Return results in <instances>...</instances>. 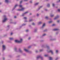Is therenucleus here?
Returning <instances> with one entry per match:
<instances>
[{
	"mask_svg": "<svg viewBox=\"0 0 60 60\" xmlns=\"http://www.w3.org/2000/svg\"><path fill=\"white\" fill-rule=\"evenodd\" d=\"M52 26H55V25L54 24H53L52 25Z\"/></svg>",
	"mask_w": 60,
	"mask_h": 60,
	"instance_id": "obj_26",
	"label": "nucleus"
},
{
	"mask_svg": "<svg viewBox=\"0 0 60 60\" xmlns=\"http://www.w3.org/2000/svg\"><path fill=\"white\" fill-rule=\"evenodd\" d=\"M42 51V50H40V52H41V51Z\"/></svg>",
	"mask_w": 60,
	"mask_h": 60,
	"instance_id": "obj_33",
	"label": "nucleus"
},
{
	"mask_svg": "<svg viewBox=\"0 0 60 60\" xmlns=\"http://www.w3.org/2000/svg\"><path fill=\"white\" fill-rule=\"evenodd\" d=\"M12 34H13V33H11V35H12Z\"/></svg>",
	"mask_w": 60,
	"mask_h": 60,
	"instance_id": "obj_36",
	"label": "nucleus"
},
{
	"mask_svg": "<svg viewBox=\"0 0 60 60\" xmlns=\"http://www.w3.org/2000/svg\"><path fill=\"white\" fill-rule=\"evenodd\" d=\"M53 6H55V4H52Z\"/></svg>",
	"mask_w": 60,
	"mask_h": 60,
	"instance_id": "obj_23",
	"label": "nucleus"
},
{
	"mask_svg": "<svg viewBox=\"0 0 60 60\" xmlns=\"http://www.w3.org/2000/svg\"><path fill=\"white\" fill-rule=\"evenodd\" d=\"M41 7H42V6L40 7V8H39V9H40V8H41Z\"/></svg>",
	"mask_w": 60,
	"mask_h": 60,
	"instance_id": "obj_35",
	"label": "nucleus"
},
{
	"mask_svg": "<svg viewBox=\"0 0 60 60\" xmlns=\"http://www.w3.org/2000/svg\"><path fill=\"white\" fill-rule=\"evenodd\" d=\"M54 16V15H51V17H53Z\"/></svg>",
	"mask_w": 60,
	"mask_h": 60,
	"instance_id": "obj_29",
	"label": "nucleus"
},
{
	"mask_svg": "<svg viewBox=\"0 0 60 60\" xmlns=\"http://www.w3.org/2000/svg\"><path fill=\"white\" fill-rule=\"evenodd\" d=\"M39 4V3H37L35 4V5H38Z\"/></svg>",
	"mask_w": 60,
	"mask_h": 60,
	"instance_id": "obj_11",
	"label": "nucleus"
},
{
	"mask_svg": "<svg viewBox=\"0 0 60 60\" xmlns=\"http://www.w3.org/2000/svg\"><path fill=\"white\" fill-rule=\"evenodd\" d=\"M28 0H24V1H27Z\"/></svg>",
	"mask_w": 60,
	"mask_h": 60,
	"instance_id": "obj_37",
	"label": "nucleus"
},
{
	"mask_svg": "<svg viewBox=\"0 0 60 60\" xmlns=\"http://www.w3.org/2000/svg\"><path fill=\"white\" fill-rule=\"evenodd\" d=\"M47 6L48 7H49V4H48L47 5Z\"/></svg>",
	"mask_w": 60,
	"mask_h": 60,
	"instance_id": "obj_24",
	"label": "nucleus"
},
{
	"mask_svg": "<svg viewBox=\"0 0 60 60\" xmlns=\"http://www.w3.org/2000/svg\"><path fill=\"white\" fill-rule=\"evenodd\" d=\"M32 24L33 25H35V24H34V23H32Z\"/></svg>",
	"mask_w": 60,
	"mask_h": 60,
	"instance_id": "obj_27",
	"label": "nucleus"
},
{
	"mask_svg": "<svg viewBox=\"0 0 60 60\" xmlns=\"http://www.w3.org/2000/svg\"><path fill=\"white\" fill-rule=\"evenodd\" d=\"M5 1L6 3H8L9 2L8 0H5Z\"/></svg>",
	"mask_w": 60,
	"mask_h": 60,
	"instance_id": "obj_6",
	"label": "nucleus"
},
{
	"mask_svg": "<svg viewBox=\"0 0 60 60\" xmlns=\"http://www.w3.org/2000/svg\"><path fill=\"white\" fill-rule=\"evenodd\" d=\"M59 16H57L54 19H57V18H58Z\"/></svg>",
	"mask_w": 60,
	"mask_h": 60,
	"instance_id": "obj_12",
	"label": "nucleus"
},
{
	"mask_svg": "<svg viewBox=\"0 0 60 60\" xmlns=\"http://www.w3.org/2000/svg\"><path fill=\"white\" fill-rule=\"evenodd\" d=\"M44 56L45 57H47V56H48V55H44Z\"/></svg>",
	"mask_w": 60,
	"mask_h": 60,
	"instance_id": "obj_19",
	"label": "nucleus"
},
{
	"mask_svg": "<svg viewBox=\"0 0 60 60\" xmlns=\"http://www.w3.org/2000/svg\"><path fill=\"white\" fill-rule=\"evenodd\" d=\"M52 22V21H50L49 22V23H51Z\"/></svg>",
	"mask_w": 60,
	"mask_h": 60,
	"instance_id": "obj_15",
	"label": "nucleus"
},
{
	"mask_svg": "<svg viewBox=\"0 0 60 60\" xmlns=\"http://www.w3.org/2000/svg\"><path fill=\"white\" fill-rule=\"evenodd\" d=\"M28 12H25V13H24L23 14H26L27 13H28Z\"/></svg>",
	"mask_w": 60,
	"mask_h": 60,
	"instance_id": "obj_14",
	"label": "nucleus"
},
{
	"mask_svg": "<svg viewBox=\"0 0 60 60\" xmlns=\"http://www.w3.org/2000/svg\"><path fill=\"white\" fill-rule=\"evenodd\" d=\"M8 27H9V26H8Z\"/></svg>",
	"mask_w": 60,
	"mask_h": 60,
	"instance_id": "obj_47",
	"label": "nucleus"
},
{
	"mask_svg": "<svg viewBox=\"0 0 60 60\" xmlns=\"http://www.w3.org/2000/svg\"><path fill=\"white\" fill-rule=\"evenodd\" d=\"M39 15V14H37V16H38Z\"/></svg>",
	"mask_w": 60,
	"mask_h": 60,
	"instance_id": "obj_38",
	"label": "nucleus"
},
{
	"mask_svg": "<svg viewBox=\"0 0 60 60\" xmlns=\"http://www.w3.org/2000/svg\"><path fill=\"white\" fill-rule=\"evenodd\" d=\"M45 11H47V10L45 9Z\"/></svg>",
	"mask_w": 60,
	"mask_h": 60,
	"instance_id": "obj_48",
	"label": "nucleus"
},
{
	"mask_svg": "<svg viewBox=\"0 0 60 60\" xmlns=\"http://www.w3.org/2000/svg\"><path fill=\"white\" fill-rule=\"evenodd\" d=\"M46 19H48V17L47 16H46L45 17Z\"/></svg>",
	"mask_w": 60,
	"mask_h": 60,
	"instance_id": "obj_30",
	"label": "nucleus"
},
{
	"mask_svg": "<svg viewBox=\"0 0 60 60\" xmlns=\"http://www.w3.org/2000/svg\"><path fill=\"white\" fill-rule=\"evenodd\" d=\"M58 11L60 12V9H58Z\"/></svg>",
	"mask_w": 60,
	"mask_h": 60,
	"instance_id": "obj_25",
	"label": "nucleus"
},
{
	"mask_svg": "<svg viewBox=\"0 0 60 60\" xmlns=\"http://www.w3.org/2000/svg\"><path fill=\"white\" fill-rule=\"evenodd\" d=\"M25 9V8H22L21 9H19L18 10V11H22Z\"/></svg>",
	"mask_w": 60,
	"mask_h": 60,
	"instance_id": "obj_3",
	"label": "nucleus"
},
{
	"mask_svg": "<svg viewBox=\"0 0 60 60\" xmlns=\"http://www.w3.org/2000/svg\"><path fill=\"white\" fill-rule=\"evenodd\" d=\"M59 22V20H58L57 21V22Z\"/></svg>",
	"mask_w": 60,
	"mask_h": 60,
	"instance_id": "obj_43",
	"label": "nucleus"
},
{
	"mask_svg": "<svg viewBox=\"0 0 60 60\" xmlns=\"http://www.w3.org/2000/svg\"><path fill=\"white\" fill-rule=\"evenodd\" d=\"M22 39H21L20 41H19L18 40H16L15 41V42H17V43H21L22 41Z\"/></svg>",
	"mask_w": 60,
	"mask_h": 60,
	"instance_id": "obj_1",
	"label": "nucleus"
},
{
	"mask_svg": "<svg viewBox=\"0 0 60 60\" xmlns=\"http://www.w3.org/2000/svg\"><path fill=\"white\" fill-rule=\"evenodd\" d=\"M41 59H42V58H41Z\"/></svg>",
	"mask_w": 60,
	"mask_h": 60,
	"instance_id": "obj_55",
	"label": "nucleus"
},
{
	"mask_svg": "<svg viewBox=\"0 0 60 60\" xmlns=\"http://www.w3.org/2000/svg\"><path fill=\"white\" fill-rule=\"evenodd\" d=\"M3 49H4L5 48V46L4 45L3 46Z\"/></svg>",
	"mask_w": 60,
	"mask_h": 60,
	"instance_id": "obj_4",
	"label": "nucleus"
},
{
	"mask_svg": "<svg viewBox=\"0 0 60 60\" xmlns=\"http://www.w3.org/2000/svg\"><path fill=\"white\" fill-rule=\"evenodd\" d=\"M40 57H41V56H39L38 57H37V59H38V58H40Z\"/></svg>",
	"mask_w": 60,
	"mask_h": 60,
	"instance_id": "obj_13",
	"label": "nucleus"
},
{
	"mask_svg": "<svg viewBox=\"0 0 60 60\" xmlns=\"http://www.w3.org/2000/svg\"><path fill=\"white\" fill-rule=\"evenodd\" d=\"M22 1H21L20 2V4H21V3H22Z\"/></svg>",
	"mask_w": 60,
	"mask_h": 60,
	"instance_id": "obj_28",
	"label": "nucleus"
},
{
	"mask_svg": "<svg viewBox=\"0 0 60 60\" xmlns=\"http://www.w3.org/2000/svg\"><path fill=\"white\" fill-rule=\"evenodd\" d=\"M30 3H32V2L31 1H30Z\"/></svg>",
	"mask_w": 60,
	"mask_h": 60,
	"instance_id": "obj_42",
	"label": "nucleus"
},
{
	"mask_svg": "<svg viewBox=\"0 0 60 60\" xmlns=\"http://www.w3.org/2000/svg\"><path fill=\"white\" fill-rule=\"evenodd\" d=\"M41 24V22H39L38 23V24Z\"/></svg>",
	"mask_w": 60,
	"mask_h": 60,
	"instance_id": "obj_22",
	"label": "nucleus"
},
{
	"mask_svg": "<svg viewBox=\"0 0 60 60\" xmlns=\"http://www.w3.org/2000/svg\"><path fill=\"white\" fill-rule=\"evenodd\" d=\"M46 35V34H44L43 35H42V36H45Z\"/></svg>",
	"mask_w": 60,
	"mask_h": 60,
	"instance_id": "obj_20",
	"label": "nucleus"
},
{
	"mask_svg": "<svg viewBox=\"0 0 60 60\" xmlns=\"http://www.w3.org/2000/svg\"><path fill=\"white\" fill-rule=\"evenodd\" d=\"M16 18V16H15L14 17V18Z\"/></svg>",
	"mask_w": 60,
	"mask_h": 60,
	"instance_id": "obj_41",
	"label": "nucleus"
},
{
	"mask_svg": "<svg viewBox=\"0 0 60 60\" xmlns=\"http://www.w3.org/2000/svg\"><path fill=\"white\" fill-rule=\"evenodd\" d=\"M28 30H26V32H28Z\"/></svg>",
	"mask_w": 60,
	"mask_h": 60,
	"instance_id": "obj_32",
	"label": "nucleus"
},
{
	"mask_svg": "<svg viewBox=\"0 0 60 60\" xmlns=\"http://www.w3.org/2000/svg\"><path fill=\"white\" fill-rule=\"evenodd\" d=\"M47 47H48V46H47Z\"/></svg>",
	"mask_w": 60,
	"mask_h": 60,
	"instance_id": "obj_54",
	"label": "nucleus"
},
{
	"mask_svg": "<svg viewBox=\"0 0 60 60\" xmlns=\"http://www.w3.org/2000/svg\"><path fill=\"white\" fill-rule=\"evenodd\" d=\"M56 53H57L58 52V51L57 50H56Z\"/></svg>",
	"mask_w": 60,
	"mask_h": 60,
	"instance_id": "obj_31",
	"label": "nucleus"
},
{
	"mask_svg": "<svg viewBox=\"0 0 60 60\" xmlns=\"http://www.w3.org/2000/svg\"><path fill=\"white\" fill-rule=\"evenodd\" d=\"M59 29H55L53 30V31H57V30H58Z\"/></svg>",
	"mask_w": 60,
	"mask_h": 60,
	"instance_id": "obj_5",
	"label": "nucleus"
},
{
	"mask_svg": "<svg viewBox=\"0 0 60 60\" xmlns=\"http://www.w3.org/2000/svg\"><path fill=\"white\" fill-rule=\"evenodd\" d=\"M30 39H31V38H28V39L29 40H30Z\"/></svg>",
	"mask_w": 60,
	"mask_h": 60,
	"instance_id": "obj_39",
	"label": "nucleus"
},
{
	"mask_svg": "<svg viewBox=\"0 0 60 60\" xmlns=\"http://www.w3.org/2000/svg\"><path fill=\"white\" fill-rule=\"evenodd\" d=\"M19 6L20 7H21V8H22V6L21 5H20Z\"/></svg>",
	"mask_w": 60,
	"mask_h": 60,
	"instance_id": "obj_16",
	"label": "nucleus"
},
{
	"mask_svg": "<svg viewBox=\"0 0 60 60\" xmlns=\"http://www.w3.org/2000/svg\"><path fill=\"white\" fill-rule=\"evenodd\" d=\"M1 4L0 3V4Z\"/></svg>",
	"mask_w": 60,
	"mask_h": 60,
	"instance_id": "obj_49",
	"label": "nucleus"
},
{
	"mask_svg": "<svg viewBox=\"0 0 60 60\" xmlns=\"http://www.w3.org/2000/svg\"><path fill=\"white\" fill-rule=\"evenodd\" d=\"M24 19H27V18L26 17H24Z\"/></svg>",
	"mask_w": 60,
	"mask_h": 60,
	"instance_id": "obj_17",
	"label": "nucleus"
},
{
	"mask_svg": "<svg viewBox=\"0 0 60 60\" xmlns=\"http://www.w3.org/2000/svg\"><path fill=\"white\" fill-rule=\"evenodd\" d=\"M25 25V24H23V25Z\"/></svg>",
	"mask_w": 60,
	"mask_h": 60,
	"instance_id": "obj_51",
	"label": "nucleus"
},
{
	"mask_svg": "<svg viewBox=\"0 0 60 60\" xmlns=\"http://www.w3.org/2000/svg\"><path fill=\"white\" fill-rule=\"evenodd\" d=\"M18 6V5H16L15 7V8H16V7H17V6Z\"/></svg>",
	"mask_w": 60,
	"mask_h": 60,
	"instance_id": "obj_21",
	"label": "nucleus"
},
{
	"mask_svg": "<svg viewBox=\"0 0 60 60\" xmlns=\"http://www.w3.org/2000/svg\"><path fill=\"white\" fill-rule=\"evenodd\" d=\"M32 14H30V15H31Z\"/></svg>",
	"mask_w": 60,
	"mask_h": 60,
	"instance_id": "obj_44",
	"label": "nucleus"
},
{
	"mask_svg": "<svg viewBox=\"0 0 60 60\" xmlns=\"http://www.w3.org/2000/svg\"><path fill=\"white\" fill-rule=\"evenodd\" d=\"M32 20H29V21L30 22V21H32Z\"/></svg>",
	"mask_w": 60,
	"mask_h": 60,
	"instance_id": "obj_34",
	"label": "nucleus"
},
{
	"mask_svg": "<svg viewBox=\"0 0 60 60\" xmlns=\"http://www.w3.org/2000/svg\"><path fill=\"white\" fill-rule=\"evenodd\" d=\"M0 12H1V10L0 11Z\"/></svg>",
	"mask_w": 60,
	"mask_h": 60,
	"instance_id": "obj_45",
	"label": "nucleus"
},
{
	"mask_svg": "<svg viewBox=\"0 0 60 60\" xmlns=\"http://www.w3.org/2000/svg\"><path fill=\"white\" fill-rule=\"evenodd\" d=\"M45 26V23L42 26V27H44V26Z\"/></svg>",
	"mask_w": 60,
	"mask_h": 60,
	"instance_id": "obj_9",
	"label": "nucleus"
},
{
	"mask_svg": "<svg viewBox=\"0 0 60 60\" xmlns=\"http://www.w3.org/2000/svg\"><path fill=\"white\" fill-rule=\"evenodd\" d=\"M4 20L3 21V22H5V21H6L7 20V18H6V16H4Z\"/></svg>",
	"mask_w": 60,
	"mask_h": 60,
	"instance_id": "obj_2",
	"label": "nucleus"
},
{
	"mask_svg": "<svg viewBox=\"0 0 60 60\" xmlns=\"http://www.w3.org/2000/svg\"><path fill=\"white\" fill-rule=\"evenodd\" d=\"M22 16H23L24 15H22Z\"/></svg>",
	"mask_w": 60,
	"mask_h": 60,
	"instance_id": "obj_50",
	"label": "nucleus"
},
{
	"mask_svg": "<svg viewBox=\"0 0 60 60\" xmlns=\"http://www.w3.org/2000/svg\"><path fill=\"white\" fill-rule=\"evenodd\" d=\"M9 39H10V40H12L13 39V38H9Z\"/></svg>",
	"mask_w": 60,
	"mask_h": 60,
	"instance_id": "obj_18",
	"label": "nucleus"
},
{
	"mask_svg": "<svg viewBox=\"0 0 60 60\" xmlns=\"http://www.w3.org/2000/svg\"><path fill=\"white\" fill-rule=\"evenodd\" d=\"M19 51L20 52H21V50H19Z\"/></svg>",
	"mask_w": 60,
	"mask_h": 60,
	"instance_id": "obj_40",
	"label": "nucleus"
},
{
	"mask_svg": "<svg viewBox=\"0 0 60 60\" xmlns=\"http://www.w3.org/2000/svg\"><path fill=\"white\" fill-rule=\"evenodd\" d=\"M59 1H60V0H59Z\"/></svg>",
	"mask_w": 60,
	"mask_h": 60,
	"instance_id": "obj_53",
	"label": "nucleus"
},
{
	"mask_svg": "<svg viewBox=\"0 0 60 60\" xmlns=\"http://www.w3.org/2000/svg\"><path fill=\"white\" fill-rule=\"evenodd\" d=\"M35 31H36V30H35Z\"/></svg>",
	"mask_w": 60,
	"mask_h": 60,
	"instance_id": "obj_52",
	"label": "nucleus"
},
{
	"mask_svg": "<svg viewBox=\"0 0 60 60\" xmlns=\"http://www.w3.org/2000/svg\"><path fill=\"white\" fill-rule=\"evenodd\" d=\"M4 58H3V60H4Z\"/></svg>",
	"mask_w": 60,
	"mask_h": 60,
	"instance_id": "obj_46",
	"label": "nucleus"
},
{
	"mask_svg": "<svg viewBox=\"0 0 60 60\" xmlns=\"http://www.w3.org/2000/svg\"><path fill=\"white\" fill-rule=\"evenodd\" d=\"M24 50L25 51H26V52H28V50L27 49H24Z\"/></svg>",
	"mask_w": 60,
	"mask_h": 60,
	"instance_id": "obj_7",
	"label": "nucleus"
},
{
	"mask_svg": "<svg viewBox=\"0 0 60 60\" xmlns=\"http://www.w3.org/2000/svg\"><path fill=\"white\" fill-rule=\"evenodd\" d=\"M49 59L50 60H52V58L51 57H49Z\"/></svg>",
	"mask_w": 60,
	"mask_h": 60,
	"instance_id": "obj_10",
	"label": "nucleus"
},
{
	"mask_svg": "<svg viewBox=\"0 0 60 60\" xmlns=\"http://www.w3.org/2000/svg\"><path fill=\"white\" fill-rule=\"evenodd\" d=\"M49 52H51L52 54H53V51H52L51 50H50Z\"/></svg>",
	"mask_w": 60,
	"mask_h": 60,
	"instance_id": "obj_8",
	"label": "nucleus"
}]
</instances>
